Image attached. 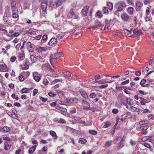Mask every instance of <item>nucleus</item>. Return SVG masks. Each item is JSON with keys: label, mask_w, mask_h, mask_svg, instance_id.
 Returning a JSON list of instances; mask_svg holds the SVG:
<instances>
[{"label": "nucleus", "mask_w": 154, "mask_h": 154, "mask_svg": "<svg viewBox=\"0 0 154 154\" xmlns=\"http://www.w3.org/2000/svg\"><path fill=\"white\" fill-rule=\"evenodd\" d=\"M62 2L63 1L61 0H56L55 2H53L52 0L50 1L49 3V9L51 10L55 6L57 7L61 5Z\"/></svg>", "instance_id": "1"}, {"label": "nucleus", "mask_w": 154, "mask_h": 154, "mask_svg": "<svg viewBox=\"0 0 154 154\" xmlns=\"http://www.w3.org/2000/svg\"><path fill=\"white\" fill-rule=\"evenodd\" d=\"M126 6L125 3L122 1L117 2L115 5V8H116L118 12L123 11Z\"/></svg>", "instance_id": "2"}, {"label": "nucleus", "mask_w": 154, "mask_h": 154, "mask_svg": "<svg viewBox=\"0 0 154 154\" xmlns=\"http://www.w3.org/2000/svg\"><path fill=\"white\" fill-rule=\"evenodd\" d=\"M62 53L60 52H57V53H55L53 57L52 54L50 55V61L51 65L53 66L54 62H56V59L60 58L62 56Z\"/></svg>", "instance_id": "3"}, {"label": "nucleus", "mask_w": 154, "mask_h": 154, "mask_svg": "<svg viewBox=\"0 0 154 154\" xmlns=\"http://www.w3.org/2000/svg\"><path fill=\"white\" fill-rule=\"evenodd\" d=\"M124 140L123 139V138H122L120 137H118L116 139H114L113 142L116 144H119L120 145L118 146V148L120 149L123 146V141Z\"/></svg>", "instance_id": "4"}, {"label": "nucleus", "mask_w": 154, "mask_h": 154, "mask_svg": "<svg viewBox=\"0 0 154 154\" xmlns=\"http://www.w3.org/2000/svg\"><path fill=\"white\" fill-rule=\"evenodd\" d=\"M118 100L120 101L123 105H125L126 104V100H128V98L127 97L124 96L122 93H120L118 96Z\"/></svg>", "instance_id": "5"}, {"label": "nucleus", "mask_w": 154, "mask_h": 154, "mask_svg": "<svg viewBox=\"0 0 154 154\" xmlns=\"http://www.w3.org/2000/svg\"><path fill=\"white\" fill-rule=\"evenodd\" d=\"M148 127L149 126L147 125L144 126L137 128L136 129L137 131L141 132L142 134L145 135L147 133V129Z\"/></svg>", "instance_id": "6"}, {"label": "nucleus", "mask_w": 154, "mask_h": 154, "mask_svg": "<svg viewBox=\"0 0 154 154\" xmlns=\"http://www.w3.org/2000/svg\"><path fill=\"white\" fill-rule=\"evenodd\" d=\"M49 71H50V75L52 77H58L59 75L55 72L54 70L52 69L50 66H49Z\"/></svg>", "instance_id": "7"}, {"label": "nucleus", "mask_w": 154, "mask_h": 154, "mask_svg": "<svg viewBox=\"0 0 154 154\" xmlns=\"http://www.w3.org/2000/svg\"><path fill=\"white\" fill-rule=\"evenodd\" d=\"M89 8V6L87 5L85 6L82 8L81 12L82 13V15L83 16L85 17L87 15Z\"/></svg>", "instance_id": "8"}, {"label": "nucleus", "mask_w": 154, "mask_h": 154, "mask_svg": "<svg viewBox=\"0 0 154 154\" xmlns=\"http://www.w3.org/2000/svg\"><path fill=\"white\" fill-rule=\"evenodd\" d=\"M121 17L122 20L124 22L128 21L129 16L126 13H123L121 14Z\"/></svg>", "instance_id": "9"}, {"label": "nucleus", "mask_w": 154, "mask_h": 154, "mask_svg": "<svg viewBox=\"0 0 154 154\" xmlns=\"http://www.w3.org/2000/svg\"><path fill=\"white\" fill-rule=\"evenodd\" d=\"M41 7L42 11L44 12H47L46 9L47 7L46 0H42L41 3Z\"/></svg>", "instance_id": "10"}, {"label": "nucleus", "mask_w": 154, "mask_h": 154, "mask_svg": "<svg viewBox=\"0 0 154 154\" xmlns=\"http://www.w3.org/2000/svg\"><path fill=\"white\" fill-rule=\"evenodd\" d=\"M17 4L16 1H12L11 2V10L12 11L15 10H18L17 8Z\"/></svg>", "instance_id": "11"}, {"label": "nucleus", "mask_w": 154, "mask_h": 154, "mask_svg": "<svg viewBox=\"0 0 154 154\" xmlns=\"http://www.w3.org/2000/svg\"><path fill=\"white\" fill-rule=\"evenodd\" d=\"M7 67L6 64L2 61L0 65V71L1 72H5V69Z\"/></svg>", "instance_id": "12"}, {"label": "nucleus", "mask_w": 154, "mask_h": 154, "mask_svg": "<svg viewBox=\"0 0 154 154\" xmlns=\"http://www.w3.org/2000/svg\"><path fill=\"white\" fill-rule=\"evenodd\" d=\"M48 48L47 47H38L36 49V51L39 53H42L43 51H45L48 50Z\"/></svg>", "instance_id": "13"}, {"label": "nucleus", "mask_w": 154, "mask_h": 154, "mask_svg": "<svg viewBox=\"0 0 154 154\" xmlns=\"http://www.w3.org/2000/svg\"><path fill=\"white\" fill-rule=\"evenodd\" d=\"M26 48L29 51L31 52H32L34 50L31 43L29 42H28L26 44Z\"/></svg>", "instance_id": "14"}, {"label": "nucleus", "mask_w": 154, "mask_h": 154, "mask_svg": "<svg viewBox=\"0 0 154 154\" xmlns=\"http://www.w3.org/2000/svg\"><path fill=\"white\" fill-rule=\"evenodd\" d=\"M67 102L68 103H77L78 101V100L75 98H68L66 99Z\"/></svg>", "instance_id": "15"}, {"label": "nucleus", "mask_w": 154, "mask_h": 154, "mask_svg": "<svg viewBox=\"0 0 154 154\" xmlns=\"http://www.w3.org/2000/svg\"><path fill=\"white\" fill-rule=\"evenodd\" d=\"M12 18L14 19H18L19 17L18 10L12 11Z\"/></svg>", "instance_id": "16"}, {"label": "nucleus", "mask_w": 154, "mask_h": 154, "mask_svg": "<svg viewBox=\"0 0 154 154\" xmlns=\"http://www.w3.org/2000/svg\"><path fill=\"white\" fill-rule=\"evenodd\" d=\"M3 20L6 24H8L10 23V20L7 17V14L6 13H4L3 17Z\"/></svg>", "instance_id": "17"}, {"label": "nucleus", "mask_w": 154, "mask_h": 154, "mask_svg": "<svg viewBox=\"0 0 154 154\" xmlns=\"http://www.w3.org/2000/svg\"><path fill=\"white\" fill-rule=\"evenodd\" d=\"M57 42L56 39L55 38H53L49 42V45H52L55 44Z\"/></svg>", "instance_id": "18"}, {"label": "nucleus", "mask_w": 154, "mask_h": 154, "mask_svg": "<svg viewBox=\"0 0 154 154\" xmlns=\"http://www.w3.org/2000/svg\"><path fill=\"white\" fill-rule=\"evenodd\" d=\"M143 4L139 1H137L136 3V9L138 10H140L143 6Z\"/></svg>", "instance_id": "19"}, {"label": "nucleus", "mask_w": 154, "mask_h": 154, "mask_svg": "<svg viewBox=\"0 0 154 154\" xmlns=\"http://www.w3.org/2000/svg\"><path fill=\"white\" fill-rule=\"evenodd\" d=\"M50 134L53 137L54 140H56L57 139L58 136L56 134L55 132L53 131H50Z\"/></svg>", "instance_id": "20"}, {"label": "nucleus", "mask_w": 154, "mask_h": 154, "mask_svg": "<svg viewBox=\"0 0 154 154\" xmlns=\"http://www.w3.org/2000/svg\"><path fill=\"white\" fill-rule=\"evenodd\" d=\"M29 62L28 60H26L25 61V64L23 67H22L23 69H27L29 68Z\"/></svg>", "instance_id": "21"}, {"label": "nucleus", "mask_w": 154, "mask_h": 154, "mask_svg": "<svg viewBox=\"0 0 154 154\" xmlns=\"http://www.w3.org/2000/svg\"><path fill=\"white\" fill-rule=\"evenodd\" d=\"M73 9H71L69 12L67 14V17L69 18H70L72 17L73 14H74V12L73 11Z\"/></svg>", "instance_id": "22"}, {"label": "nucleus", "mask_w": 154, "mask_h": 154, "mask_svg": "<svg viewBox=\"0 0 154 154\" xmlns=\"http://www.w3.org/2000/svg\"><path fill=\"white\" fill-rule=\"evenodd\" d=\"M133 32L135 35H139L142 33V31L141 30H138L137 29H135L133 30Z\"/></svg>", "instance_id": "23"}, {"label": "nucleus", "mask_w": 154, "mask_h": 154, "mask_svg": "<svg viewBox=\"0 0 154 154\" xmlns=\"http://www.w3.org/2000/svg\"><path fill=\"white\" fill-rule=\"evenodd\" d=\"M14 30L13 29H10L9 30V32H8V34L5 35L7 36L12 38V34L14 33Z\"/></svg>", "instance_id": "24"}, {"label": "nucleus", "mask_w": 154, "mask_h": 154, "mask_svg": "<svg viewBox=\"0 0 154 154\" xmlns=\"http://www.w3.org/2000/svg\"><path fill=\"white\" fill-rule=\"evenodd\" d=\"M80 92L81 95L85 98H88V96L86 92L83 90H81L80 91Z\"/></svg>", "instance_id": "25"}, {"label": "nucleus", "mask_w": 154, "mask_h": 154, "mask_svg": "<svg viewBox=\"0 0 154 154\" xmlns=\"http://www.w3.org/2000/svg\"><path fill=\"white\" fill-rule=\"evenodd\" d=\"M11 145L8 144L7 142H5V149L6 150H9L11 148Z\"/></svg>", "instance_id": "26"}, {"label": "nucleus", "mask_w": 154, "mask_h": 154, "mask_svg": "<svg viewBox=\"0 0 154 154\" xmlns=\"http://www.w3.org/2000/svg\"><path fill=\"white\" fill-rule=\"evenodd\" d=\"M36 147V145H34L33 146L30 147L29 150V152L30 154H32L35 150Z\"/></svg>", "instance_id": "27"}, {"label": "nucleus", "mask_w": 154, "mask_h": 154, "mask_svg": "<svg viewBox=\"0 0 154 154\" xmlns=\"http://www.w3.org/2000/svg\"><path fill=\"white\" fill-rule=\"evenodd\" d=\"M25 58L24 53L23 52L20 53L18 55V58L19 60L21 61L23 60Z\"/></svg>", "instance_id": "28"}, {"label": "nucleus", "mask_w": 154, "mask_h": 154, "mask_svg": "<svg viewBox=\"0 0 154 154\" xmlns=\"http://www.w3.org/2000/svg\"><path fill=\"white\" fill-rule=\"evenodd\" d=\"M35 30L34 29H31L27 31V33L30 35H34L35 34Z\"/></svg>", "instance_id": "29"}, {"label": "nucleus", "mask_w": 154, "mask_h": 154, "mask_svg": "<svg viewBox=\"0 0 154 154\" xmlns=\"http://www.w3.org/2000/svg\"><path fill=\"white\" fill-rule=\"evenodd\" d=\"M36 72H34L33 74V76L34 79L36 82H38L40 80V78L38 76H36Z\"/></svg>", "instance_id": "30"}, {"label": "nucleus", "mask_w": 154, "mask_h": 154, "mask_svg": "<svg viewBox=\"0 0 154 154\" xmlns=\"http://www.w3.org/2000/svg\"><path fill=\"white\" fill-rule=\"evenodd\" d=\"M83 105L84 107V109L85 110H88L90 108V105L87 102L86 103H84Z\"/></svg>", "instance_id": "31"}, {"label": "nucleus", "mask_w": 154, "mask_h": 154, "mask_svg": "<svg viewBox=\"0 0 154 154\" xmlns=\"http://www.w3.org/2000/svg\"><path fill=\"white\" fill-rule=\"evenodd\" d=\"M56 109L59 111H62L63 112H66L67 109L62 107H60L59 106H57L56 107Z\"/></svg>", "instance_id": "32"}, {"label": "nucleus", "mask_w": 154, "mask_h": 154, "mask_svg": "<svg viewBox=\"0 0 154 154\" xmlns=\"http://www.w3.org/2000/svg\"><path fill=\"white\" fill-rule=\"evenodd\" d=\"M107 8L110 10H112L113 8V5L112 3L109 2L107 3Z\"/></svg>", "instance_id": "33"}, {"label": "nucleus", "mask_w": 154, "mask_h": 154, "mask_svg": "<svg viewBox=\"0 0 154 154\" xmlns=\"http://www.w3.org/2000/svg\"><path fill=\"white\" fill-rule=\"evenodd\" d=\"M23 74V73H21L19 76V79L21 82L23 81L26 79Z\"/></svg>", "instance_id": "34"}, {"label": "nucleus", "mask_w": 154, "mask_h": 154, "mask_svg": "<svg viewBox=\"0 0 154 154\" xmlns=\"http://www.w3.org/2000/svg\"><path fill=\"white\" fill-rule=\"evenodd\" d=\"M112 143V141L111 140L106 141L104 144L105 146L106 147H109L111 145Z\"/></svg>", "instance_id": "35"}, {"label": "nucleus", "mask_w": 154, "mask_h": 154, "mask_svg": "<svg viewBox=\"0 0 154 154\" xmlns=\"http://www.w3.org/2000/svg\"><path fill=\"white\" fill-rule=\"evenodd\" d=\"M30 58L32 62H35L36 61V57L34 55H31L30 56Z\"/></svg>", "instance_id": "36"}, {"label": "nucleus", "mask_w": 154, "mask_h": 154, "mask_svg": "<svg viewBox=\"0 0 154 154\" xmlns=\"http://www.w3.org/2000/svg\"><path fill=\"white\" fill-rule=\"evenodd\" d=\"M63 73L67 77H71V75L69 71L63 72Z\"/></svg>", "instance_id": "37"}, {"label": "nucleus", "mask_w": 154, "mask_h": 154, "mask_svg": "<svg viewBox=\"0 0 154 154\" xmlns=\"http://www.w3.org/2000/svg\"><path fill=\"white\" fill-rule=\"evenodd\" d=\"M127 12L130 14H132L133 13V8L132 7H129L127 10Z\"/></svg>", "instance_id": "38"}, {"label": "nucleus", "mask_w": 154, "mask_h": 154, "mask_svg": "<svg viewBox=\"0 0 154 154\" xmlns=\"http://www.w3.org/2000/svg\"><path fill=\"white\" fill-rule=\"evenodd\" d=\"M88 133L92 135H95L97 134V131L94 130H89L88 131Z\"/></svg>", "instance_id": "39"}, {"label": "nucleus", "mask_w": 154, "mask_h": 154, "mask_svg": "<svg viewBox=\"0 0 154 154\" xmlns=\"http://www.w3.org/2000/svg\"><path fill=\"white\" fill-rule=\"evenodd\" d=\"M3 131L5 132H9L10 131V129L7 126H5L3 127Z\"/></svg>", "instance_id": "40"}, {"label": "nucleus", "mask_w": 154, "mask_h": 154, "mask_svg": "<svg viewBox=\"0 0 154 154\" xmlns=\"http://www.w3.org/2000/svg\"><path fill=\"white\" fill-rule=\"evenodd\" d=\"M147 123L148 121H147L143 120L139 122V124L140 125H141L145 124H147Z\"/></svg>", "instance_id": "41"}, {"label": "nucleus", "mask_w": 154, "mask_h": 154, "mask_svg": "<svg viewBox=\"0 0 154 154\" xmlns=\"http://www.w3.org/2000/svg\"><path fill=\"white\" fill-rule=\"evenodd\" d=\"M146 82V80L145 79H143L142 80L141 82L140 83V85H141V86L143 87H145L147 86V85H143L145 84Z\"/></svg>", "instance_id": "42"}, {"label": "nucleus", "mask_w": 154, "mask_h": 154, "mask_svg": "<svg viewBox=\"0 0 154 154\" xmlns=\"http://www.w3.org/2000/svg\"><path fill=\"white\" fill-rule=\"evenodd\" d=\"M105 125L103 126V128H106L110 126V123L109 122H104Z\"/></svg>", "instance_id": "43"}, {"label": "nucleus", "mask_w": 154, "mask_h": 154, "mask_svg": "<svg viewBox=\"0 0 154 154\" xmlns=\"http://www.w3.org/2000/svg\"><path fill=\"white\" fill-rule=\"evenodd\" d=\"M95 82L99 83L100 84H103L105 83V79H102L99 81H96Z\"/></svg>", "instance_id": "44"}, {"label": "nucleus", "mask_w": 154, "mask_h": 154, "mask_svg": "<svg viewBox=\"0 0 154 154\" xmlns=\"http://www.w3.org/2000/svg\"><path fill=\"white\" fill-rule=\"evenodd\" d=\"M86 142L87 141L86 140L82 138H80L79 140V142H81L82 144H84L86 143Z\"/></svg>", "instance_id": "45"}, {"label": "nucleus", "mask_w": 154, "mask_h": 154, "mask_svg": "<svg viewBox=\"0 0 154 154\" xmlns=\"http://www.w3.org/2000/svg\"><path fill=\"white\" fill-rule=\"evenodd\" d=\"M95 25L97 28L102 26L101 23L97 21L96 22Z\"/></svg>", "instance_id": "46"}, {"label": "nucleus", "mask_w": 154, "mask_h": 154, "mask_svg": "<svg viewBox=\"0 0 154 154\" xmlns=\"http://www.w3.org/2000/svg\"><path fill=\"white\" fill-rule=\"evenodd\" d=\"M100 75H96L94 76V79L95 80V82L96 81H98V80L101 79Z\"/></svg>", "instance_id": "47"}, {"label": "nucleus", "mask_w": 154, "mask_h": 154, "mask_svg": "<svg viewBox=\"0 0 154 154\" xmlns=\"http://www.w3.org/2000/svg\"><path fill=\"white\" fill-rule=\"evenodd\" d=\"M153 1V0H144V4L145 5H148L149 4Z\"/></svg>", "instance_id": "48"}, {"label": "nucleus", "mask_w": 154, "mask_h": 154, "mask_svg": "<svg viewBox=\"0 0 154 154\" xmlns=\"http://www.w3.org/2000/svg\"><path fill=\"white\" fill-rule=\"evenodd\" d=\"M57 92L58 95L60 97H62L63 96V91H57Z\"/></svg>", "instance_id": "49"}, {"label": "nucleus", "mask_w": 154, "mask_h": 154, "mask_svg": "<svg viewBox=\"0 0 154 154\" xmlns=\"http://www.w3.org/2000/svg\"><path fill=\"white\" fill-rule=\"evenodd\" d=\"M96 15H97V17L99 18H101L103 16L102 13L101 12L99 11H98L96 13Z\"/></svg>", "instance_id": "50"}, {"label": "nucleus", "mask_w": 154, "mask_h": 154, "mask_svg": "<svg viewBox=\"0 0 154 154\" xmlns=\"http://www.w3.org/2000/svg\"><path fill=\"white\" fill-rule=\"evenodd\" d=\"M56 95V93L55 92H49V96L50 97H53L55 96Z\"/></svg>", "instance_id": "51"}, {"label": "nucleus", "mask_w": 154, "mask_h": 154, "mask_svg": "<svg viewBox=\"0 0 154 154\" xmlns=\"http://www.w3.org/2000/svg\"><path fill=\"white\" fill-rule=\"evenodd\" d=\"M48 64L47 63L45 64H43L42 66V68L43 69H45L47 70L48 69Z\"/></svg>", "instance_id": "52"}, {"label": "nucleus", "mask_w": 154, "mask_h": 154, "mask_svg": "<svg viewBox=\"0 0 154 154\" xmlns=\"http://www.w3.org/2000/svg\"><path fill=\"white\" fill-rule=\"evenodd\" d=\"M103 11L105 14L108 13V11L107 8L106 7H104L103 9Z\"/></svg>", "instance_id": "53"}, {"label": "nucleus", "mask_w": 154, "mask_h": 154, "mask_svg": "<svg viewBox=\"0 0 154 154\" xmlns=\"http://www.w3.org/2000/svg\"><path fill=\"white\" fill-rule=\"evenodd\" d=\"M75 108L74 107H72L70 109V112L72 113H74L76 112Z\"/></svg>", "instance_id": "54"}, {"label": "nucleus", "mask_w": 154, "mask_h": 154, "mask_svg": "<svg viewBox=\"0 0 154 154\" xmlns=\"http://www.w3.org/2000/svg\"><path fill=\"white\" fill-rule=\"evenodd\" d=\"M96 96V94L93 93H91L89 95V97L91 98H95Z\"/></svg>", "instance_id": "55"}, {"label": "nucleus", "mask_w": 154, "mask_h": 154, "mask_svg": "<svg viewBox=\"0 0 154 154\" xmlns=\"http://www.w3.org/2000/svg\"><path fill=\"white\" fill-rule=\"evenodd\" d=\"M58 122L61 124H65L66 122L64 119H61L59 120Z\"/></svg>", "instance_id": "56"}, {"label": "nucleus", "mask_w": 154, "mask_h": 154, "mask_svg": "<svg viewBox=\"0 0 154 154\" xmlns=\"http://www.w3.org/2000/svg\"><path fill=\"white\" fill-rule=\"evenodd\" d=\"M27 89L26 88H23L21 90V93H26L27 92Z\"/></svg>", "instance_id": "57"}, {"label": "nucleus", "mask_w": 154, "mask_h": 154, "mask_svg": "<svg viewBox=\"0 0 154 154\" xmlns=\"http://www.w3.org/2000/svg\"><path fill=\"white\" fill-rule=\"evenodd\" d=\"M119 112V110L116 109H113L112 110V112L113 114H117Z\"/></svg>", "instance_id": "58"}, {"label": "nucleus", "mask_w": 154, "mask_h": 154, "mask_svg": "<svg viewBox=\"0 0 154 154\" xmlns=\"http://www.w3.org/2000/svg\"><path fill=\"white\" fill-rule=\"evenodd\" d=\"M73 19H78L79 18V17L78 16V14H77L76 13H75L74 14H73V16L72 17Z\"/></svg>", "instance_id": "59"}, {"label": "nucleus", "mask_w": 154, "mask_h": 154, "mask_svg": "<svg viewBox=\"0 0 154 154\" xmlns=\"http://www.w3.org/2000/svg\"><path fill=\"white\" fill-rule=\"evenodd\" d=\"M132 100H131L130 98H128V100H126L127 102V103H128L129 105H131L132 104V103L131 102V101H132Z\"/></svg>", "instance_id": "60"}, {"label": "nucleus", "mask_w": 154, "mask_h": 154, "mask_svg": "<svg viewBox=\"0 0 154 154\" xmlns=\"http://www.w3.org/2000/svg\"><path fill=\"white\" fill-rule=\"evenodd\" d=\"M148 119L149 120H153L154 119V116L151 114H149L148 116Z\"/></svg>", "instance_id": "61"}, {"label": "nucleus", "mask_w": 154, "mask_h": 154, "mask_svg": "<svg viewBox=\"0 0 154 154\" xmlns=\"http://www.w3.org/2000/svg\"><path fill=\"white\" fill-rule=\"evenodd\" d=\"M48 38V36L47 35H44L42 37V39L45 41L47 40Z\"/></svg>", "instance_id": "62"}, {"label": "nucleus", "mask_w": 154, "mask_h": 154, "mask_svg": "<svg viewBox=\"0 0 154 154\" xmlns=\"http://www.w3.org/2000/svg\"><path fill=\"white\" fill-rule=\"evenodd\" d=\"M129 80L128 79L125 81L122 82V83L121 84L122 85H125L127 84H128L129 83Z\"/></svg>", "instance_id": "63"}, {"label": "nucleus", "mask_w": 154, "mask_h": 154, "mask_svg": "<svg viewBox=\"0 0 154 154\" xmlns=\"http://www.w3.org/2000/svg\"><path fill=\"white\" fill-rule=\"evenodd\" d=\"M108 86V85L107 84H106L104 85H100L99 86V87L100 88H107Z\"/></svg>", "instance_id": "64"}]
</instances>
